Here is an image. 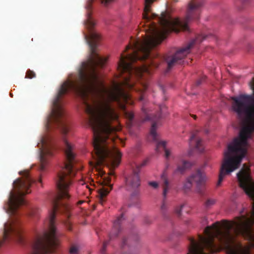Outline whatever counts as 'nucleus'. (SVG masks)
Listing matches in <instances>:
<instances>
[{"label":"nucleus","instance_id":"nucleus-1","mask_svg":"<svg viewBox=\"0 0 254 254\" xmlns=\"http://www.w3.org/2000/svg\"><path fill=\"white\" fill-rule=\"evenodd\" d=\"M154 0H145L143 18L147 22L156 19L160 26L152 22L148 29V35L143 40H133L127 46L118 63V70L123 80L114 82L110 89H107L100 80L96 71V67H103L107 59L101 57L97 51L101 38L100 34L92 29L95 22L91 10L94 0H88L85 24L89 30V34L85 38L89 46L90 56L87 61L82 63L78 70V81L70 80V91L82 99L87 108L84 111H115L111 108L112 102H116L121 109L126 110L127 105H131L133 100L132 95L126 89L136 90L134 78L143 79L145 74H150L151 67H157L158 61L163 59L167 64L168 71L177 64L182 63V60L190 53L195 44L200 43L207 37L200 35L175 54L163 57L156 54V57L152 59L151 50L161 44L169 32H178L180 30L190 31L189 24L199 19L202 5V1L191 0L185 19L181 20L173 18L166 11L162 12L160 16L154 13L149 15L150 5Z\"/></svg>","mask_w":254,"mask_h":254},{"label":"nucleus","instance_id":"nucleus-2","mask_svg":"<svg viewBox=\"0 0 254 254\" xmlns=\"http://www.w3.org/2000/svg\"><path fill=\"white\" fill-rule=\"evenodd\" d=\"M117 112H85L84 122L92 129L93 133V146L96 166L109 164L112 167L118 166L122 154L116 145L125 146L124 141L117 132L121 130Z\"/></svg>","mask_w":254,"mask_h":254},{"label":"nucleus","instance_id":"nucleus-3","mask_svg":"<svg viewBox=\"0 0 254 254\" xmlns=\"http://www.w3.org/2000/svg\"><path fill=\"white\" fill-rule=\"evenodd\" d=\"M19 174L22 177L14 181V190L10 191L4 207L11 218L4 225L3 238L0 240V247L6 241L10 240L16 241L21 244L25 243L21 223L18 219V210L20 206L25 204L26 202L23 196L30 192L29 188L34 181L31 178L28 170L21 171Z\"/></svg>","mask_w":254,"mask_h":254},{"label":"nucleus","instance_id":"nucleus-4","mask_svg":"<svg viewBox=\"0 0 254 254\" xmlns=\"http://www.w3.org/2000/svg\"><path fill=\"white\" fill-rule=\"evenodd\" d=\"M241 129L239 136L233 139L228 145L224 152V158L222 164L217 186L221 184L224 178L238 169L242 159L247 153L248 139L254 132V112H237Z\"/></svg>","mask_w":254,"mask_h":254},{"label":"nucleus","instance_id":"nucleus-5","mask_svg":"<svg viewBox=\"0 0 254 254\" xmlns=\"http://www.w3.org/2000/svg\"><path fill=\"white\" fill-rule=\"evenodd\" d=\"M56 213H49L47 230L37 234L31 242L32 254H49L55 252L59 245V234L55 226Z\"/></svg>","mask_w":254,"mask_h":254},{"label":"nucleus","instance_id":"nucleus-6","mask_svg":"<svg viewBox=\"0 0 254 254\" xmlns=\"http://www.w3.org/2000/svg\"><path fill=\"white\" fill-rule=\"evenodd\" d=\"M164 118L163 112H156L154 114H148L147 112H144L143 117H141V122L142 123L147 121L151 122L152 125L150 130V136L152 138L153 141L156 143V151L159 152L161 149L164 150L165 157L168 158L171 153L166 148L167 142L164 140H159V135L156 132L158 126L160 125L161 121Z\"/></svg>","mask_w":254,"mask_h":254},{"label":"nucleus","instance_id":"nucleus-7","mask_svg":"<svg viewBox=\"0 0 254 254\" xmlns=\"http://www.w3.org/2000/svg\"><path fill=\"white\" fill-rule=\"evenodd\" d=\"M39 164L37 169L41 173L46 171L50 159L57 149L55 142L49 137H43L38 143Z\"/></svg>","mask_w":254,"mask_h":254},{"label":"nucleus","instance_id":"nucleus-8","mask_svg":"<svg viewBox=\"0 0 254 254\" xmlns=\"http://www.w3.org/2000/svg\"><path fill=\"white\" fill-rule=\"evenodd\" d=\"M253 94H240L237 96H232L230 101L233 111L251 112L254 111V77L249 83Z\"/></svg>","mask_w":254,"mask_h":254},{"label":"nucleus","instance_id":"nucleus-9","mask_svg":"<svg viewBox=\"0 0 254 254\" xmlns=\"http://www.w3.org/2000/svg\"><path fill=\"white\" fill-rule=\"evenodd\" d=\"M65 112H50L47 119L48 129L55 127L60 128L62 134L65 136L71 129V124L67 119Z\"/></svg>","mask_w":254,"mask_h":254},{"label":"nucleus","instance_id":"nucleus-10","mask_svg":"<svg viewBox=\"0 0 254 254\" xmlns=\"http://www.w3.org/2000/svg\"><path fill=\"white\" fill-rule=\"evenodd\" d=\"M147 160H144L141 163L136 165V168L133 173L126 179L127 189L131 191V196H137L139 194V187L140 186V179L139 172L141 167L146 165Z\"/></svg>","mask_w":254,"mask_h":254},{"label":"nucleus","instance_id":"nucleus-11","mask_svg":"<svg viewBox=\"0 0 254 254\" xmlns=\"http://www.w3.org/2000/svg\"><path fill=\"white\" fill-rule=\"evenodd\" d=\"M189 177L192 183H195L196 185V192L200 194H203L207 180V177L205 173L200 169H198Z\"/></svg>","mask_w":254,"mask_h":254},{"label":"nucleus","instance_id":"nucleus-12","mask_svg":"<svg viewBox=\"0 0 254 254\" xmlns=\"http://www.w3.org/2000/svg\"><path fill=\"white\" fill-rule=\"evenodd\" d=\"M161 179L162 181V188H163V200L162 204L160 207V212L163 217H166L167 214L168 205L166 201L167 193L169 190V183L167 178V176L165 173L161 176Z\"/></svg>","mask_w":254,"mask_h":254},{"label":"nucleus","instance_id":"nucleus-13","mask_svg":"<svg viewBox=\"0 0 254 254\" xmlns=\"http://www.w3.org/2000/svg\"><path fill=\"white\" fill-rule=\"evenodd\" d=\"M124 220V215L123 214H122L114 221L113 228L109 235L110 240H112L118 236L121 230V224Z\"/></svg>","mask_w":254,"mask_h":254},{"label":"nucleus","instance_id":"nucleus-14","mask_svg":"<svg viewBox=\"0 0 254 254\" xmlns=\"http://www.w3.org/2000/svg\"><path fill=\"white\" fill-rule=\"evenodd\" d=\"M107 179L108 180L106 182H105V184L106 185H109V187H102V189L99 190V201L102 205H103V203L105 202L104 197L109 193L110 191L112 189V186L109 184L110 180L108 178Z\"/></svg>","mask_w":254,"mask_h":254},{"label":"nucleus","instance_id":"nucleus-15","mask_svg":"<svg viewBox=\"0 0 254 254\" xmlns=\"http://www.w3.org/2000/svg\"><path fill=\"white\" fill-rule=\"evenodd\" d=\"M197 131L193 132L190 136V142L194 140L195 142V147L200 152H202L203 147L202 146V140L201 138L197 137Z\"/></svg>","mask_w":254,"mask_h":254},{"label":"nucleus","instance_id":"nucleus-16","mask_svg":"<svg viewBox=\"0 0 254 254\" xmlns=\"http://www.w3.org/2000/svg\"><path fill=\"white\" fill-rule=\"evenodd\" d=\"M190 163L186 160H183L181 163H178L177 165V168L175 170V173H183L189 167H190Z\"/></svg>","mask_w":254,"mask_h":254},{"label":"nucleus","instance_id":"nucleus-17","mask_svg":"<svg viewBox=\"0 0 254 254\" xmlns=\"http://www.w3.org/2000/svg\"><path fill=\"white\" fill-rule=\"evenodd\" d=\"M192 183L191 180L189 177L184 182L183 185V190L185 193H187L191 190Z\"/></svg>","mask_w":254,"mask_h":254},{"label":"nucleus","instance_id":"nucleus-18","mask_svg":"<svg viewBox=\"0 0 254 254\" xmlns=\"http://www.w3.org/2000/svg\"><path fill=\"white\" fill-rule=\"evenodd\" d=\"M132 240H133L134 241H136L137 240V237L136 236H130L129 237V238H127V239L125 238H124L123 239V241H122V245H121V247L122 248H124L126 246V245H127V241L128 240L129 241Z\"/></svg>","mask_w":254,"mask_h":254},{"label":"nucleus","instance_id":"nucleus-19","mask_svg":"<svg viewBox=\"0 0 254 254\" xmlns=\"http://www.w3.org/2000/svg\"><path fill=\"white\" fill-rule=\"evenodd\" d=\"M70 254H80L79 248L76 245H72L69 249Z\"/></svg>","mask_w":254,"mask_h":254},{"label":"nucleus","instance_id":"nucleus-20","mask_svg":"<svg viewBox=\"0 0 254 254\" xmlns=\"http://www.w3.org/2000/svg\"><path fill=\"white\" fill-rule=\"evenodd\" d=\"M35 76H36L35 73L33 71L28 69L26 72V74L25 78H28L31 79L32 78L35 77Z\"/></svg>","mask_w":254,"mask_h":254},{"label":"nucleus","instance_id":"nucleus-21","mask_svg":"<svg viewBox=\"0 0 254 254\" xmlns=\"http://www.w3.org/2000/svg\"><path fill=\"white\" fill-rule=\"evenodd\" d=\"M215 199L213 198H209L206 201L205 204L206 207H208L214 205L215 203Z\"/></svg>","mask_w":254,"mask_h":254},{"label":"nucleus","instance_id":"nucleus-22","mask_svg":"<svg viewBox=\"0 0 254 254\" xmlns=\"http://www.w3.org/2000/svg\"><path fill=\"white\" fill-rule=\"evenodd\" d=\"M206 76L205 75L202 76L199 79H198L195 82V86H198L201 84L205 80Z\"/></svg>","mask_w":254,"mask_h":254},{"label":"nucleus","instance_id":"nucleus-23","mask_svg":"<svg viewBox=\"0 0 254 254\" xmlns=\"http://www.w3.org/2000/svg\"><path fill=\"white\" fill-rule=\"evenodd\" d=\"M147 88V86L146 84H144L142 85V89L140 91V96L139 97V100L142 101L143 100L144 95H143V92L145 90H146Z\"/></svg>","mask_w":254,"mask_h":254},{"label":"nucleus","instance_id":"nucleus-24","mask_svg":"<svg viewBox=\"0 0 254 254\" xmlns=\"http://www.w3.org/2000/svg\"><path fill=\"white\" fill-rule=\"evenodd\" d=\"M125 113L126 116L127 118L129 121H132L134 118V112H124Z\"/></svg>","mask_w":254,"mask_h":254},{"label":"nucleus","instance_id":"nucleus-25","mask_svg":"<svg viewBox=\"0 0 254 254\" xmlns=\"http://www.w3.org/2000/svg\"><path fill=\"white\" fill-rule=\"evenodd\" d=\"M184 206V205L183 204H182L180 206H177L176 208H175V212L176 213L180 216L181 215V211H182V209L183 208Z\"/></svg>","mask_w":254,"mask_h":254},{"label":"nucleus","instance_id":"nucleus-26","mask_svg":"<svg viewBox=\"0 0 254 254\" xmlns=\"http://www.w3.org/2000/svg\"><path fill=\"white\" fill-rule=\"evenodd\" d=\"M108 244H109L108 241H106L103 243V247L100 251L101 254H106L105 252L106 250V248L107 245H108Z\"/></svg>","mask_w":254,"mask_h":254},{"label":"nucleus","instance_id":"nucleus-27","mask_svg":"<svg viewBox=\"0 0 254 254\" xmlns=\"http://www.w3.org/2000/svg\"><path fill=\"white\" fill-rule=\"evenodd\" d=\"M148 184L155 189L158 187V184L156 182H149Z\"/></svg>","mask_w":254,"mask_h":254},{"label":"nucleus","instance_id":"nucleus-28","mask_svg":"<svg viewBox=\"0 0 254 254\" xmlns=\"http://www.w3.org/2000/svg\"><path fill=\"white\" fill-rule=\"evenodd\" d=\"M81 185H85V187L88 190V191L89 192H91V190H92V189L89 187V186L87 184H86L85 183H83V181H81Z\"/></svg>","mask_w":254,"mask_h":254},{"label":"nucleus","instance_id":"nucleus-29","mask_svg":"<svg viewBox=\"0 0 254 254\" xmlns=\"http://www.w3.org/2000/svg\"><path fill=\"white\" fill-rule=\"evenodd\" d=\"M36 209H32L31 210V212H30V215L31 216L36 215Z\"/></svg>","mask_w":254,"mask_h":254},{"label":"nucleus","instance_id":"nucleus-30","mask_svg":"<svg viewBox=\"0 0 254 254\" xmlns=\"http://www.w3.org/2000/svg\"><path fill=\"white\" fill-rule=\"evenodd\" d=\"M65 225H66V227L68 230H71V224L69 222H66Z\"/></svg>","mask_w":254,"mask_h":254},{"label":"nucleus","instance_id":"nucleus-31","mask_svg":"<svg viewBox=\"0 0 254 254\" xmlns=\"http://www.w3.org/2000/svg\"><path fill=\"white\" fill-rule=\"evenodd\" d=\"M165 109H166V107L165 105L163 104L160 106V111H162L163 110H164Z\"/></svg>","mask_w":254,"mask_h":254},{"label":"nucleus","instance_id":"nucleus-32","mask_svg":"<svg viewBox=\"0 0 254 254\" xmlns=\"http://www.w3.org/2000/svg\"><path fill=\"white\" fill-rule=\"evenodd\" d=\"M99 173L100 174L101 177H103V175H104L105 174V173L102 171H99Z\"/></svg>","mask_w":254,"mask_h":254},{"label":"nucleus","instance_id":"nucleus-33","mask_svg":"<svg viewBox=\"0 0 254 254\" xmlns=\"http://www.w3.org/2000/svg\"><path fill=\"white\" fill-rule=\"evenodd\" d=\"M191 117L192 118H193L194 119H196V115H191Z\"/></svg>","mask_w":254,"mask_h":254},{"label":"nucleus","instance_id":"nucleus-34","mask_svg":"<svg viewBox=\"0 0 254 254\" xmlns=\"http://www.w3.org/2000/svg\"><path fill=\"white\" fill-rule=\"evenodd\" d=\"M39 182H41V175H40V178L39 179Z\"/></svg>","mask_w":254,"mask_h":254},{"label":"nucleus","instance_id":"nucleus-35","mask_svg":"<svg viewBox=\"0 0 254 254\" xmlns=\"http://www.w3.org/2000/svg\"><path fill=\"white\" fill-rule=\"evenodd\" d=\"M83 202V201H79V204H81V203H82Z\"/></svg>","mask_w":254,"mask_h":254},{"label":"nucleus","instance_id":"nucleus-36","mask_svg":"<svg viewBox=\"0 0 254 254\" xmlns=\"http://www.w3.org/2000/svg\"><path fill=\"white\" fill-rule=\"evenodd\" d=\"M68 217H69V214H67Z\"/></svg>","mask_w":254,"mask_h":254}]
</instances>
